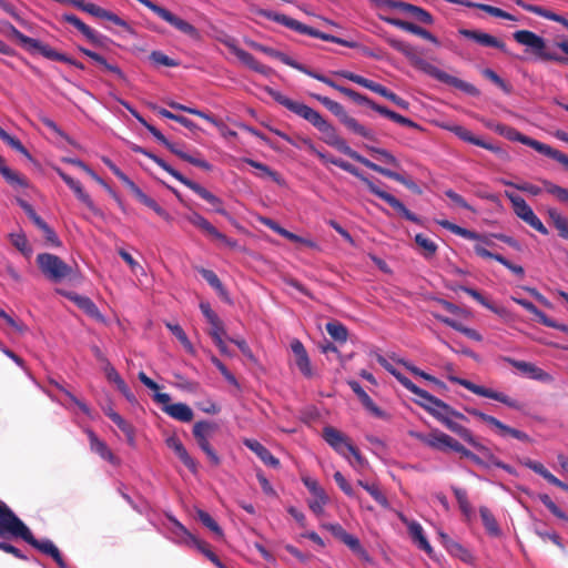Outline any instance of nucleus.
I'll return each instance as SVG.
<instances>
[{"mask_svg": "<svg viewBox=\"0 0 568 568\" xmlns=\"http://www.w3.org/2000/svg\"><path fill=\"white\" fill-rule=\"evenodd\" d=\"M437 318L446 324L447 326L463 333L465 336H467L468 338L470 339H474L476 342H480L483 341V336L474 328H470V327H466L464 326L462 323L459 322H456L449 317H444V316H437Z\"/></svg>", "mask_w": 568, "mask_h": 568, "instance_id": "52", "label": "nucleus"}, {"mask_svg": "<svg viewBox=\"0 0 568 568\" xmlns=\"http://www.w3.org/2000/svg\"><path fill=\"white\" fill-rule=\"evenodd\" d=\"M221 43H223L225 47H227L233 54L248 69L261 73V74H267L268 68L258 62L253 54L250 52L243 50L236 44V40L234 38H231L229 36H225L224 38L220 39Z\"/></svg>", "mask_w": 568, "mask_h": 568, "instance_id": "21", "label": "nucleus"}, {"mask_svg": "<svg viewBox=\"0 0 568 568\" xmlns=\"http://www.w3.org/2000/svg\"><path fill=\"white\" fill-rule=\"evenodd\" d=\"M29 527L12 511V509L0 501V537L23 538Z\"/></svg>", "mask_w": 568, "mask_h": 568, "instance_id": "14", "label": "nucleus"}, {"mask_svg": "<svg viewBox=\"0 0 568 568\" xmlns=\"http://www.w3.org/2000/svg\"><path fill=\"white\" fill-rule=\"evenodd\" d=\"M458 33L462 37L470 39L483 47L496 48V49H499L500 51L507 53V48H506L505 42L489 33H486V32H483L479 30H469V29H459Z\"/></svg>", "mask_w": 568, "mask_h": 568, "instance_id": "31", "label": "nucleus"}, {"mask_svg": "<svg viewBox=\"0 0 568 568\" xmlns=\"http://www.w3.org/2000/svg\"><path fill=\"white\" fill-rule=\"evenodd\" d=\"M55 172L63 180V182L74 192L75 196L82 202L94 215H101V211L95 206L90 195L83 190L81 183L61 169L57 168Z\"/></svg>", "mask_w": 568, "mask_h": 568, "instance_id": "29", "label": "nucleus"}, {"mask_svg": "<svg viewBox=\"0 0 568 568\" xmlns=\"http://www.w3.org/2000/svg\"><path fill=\"white\" fill-rule=\"evenodd\" d=\"M474 251L478 256H480L483 258H491V260L499 262L506 268H508L509 271H511L513 273H515L516 275H518L520 277H523L525 274L523 266L513 264L510 261L505 258L503 255L493 253L479 244H476L474 246Z\"/></svg>", "mask_w": 568, "mask_h": 568, "instance_id": "41", "label": "nucleus"}, {"mask_svg": "<svg viewBox=\"0 0 568 568\" xmlns=\"http://www.w3.org/2000/svg\"><path fill=\"white\" fill-rule=\"evenodd\" d=\"M22 540L42 554L50 556L60 568H67V562L63 559L60 550L50 539L39 540L33 536L32 531L28 529Z\"/></svg>", "mask_w": 568, "mask_h": 568, "instance_id": "24", "label": "nucleus"}, {"mask_svg": "<svg viewBox=\"0 0 568 568\" xmlns=\"http://www.w3.org/2000/svg\"><path fill=\"white\" fill-rule=\"evenodd\" d=\"M515 2L518 7H520L525 11L535 13V14L542 17L547 20L558 22L568 29V20L565 17H562L554 11L547 10L540 6L529 4L524 0H516Z\"/></svg>", "mask_w": 568, "mask_h": 568, "instance_id": "38", "label": "nucleus"}, {"mask_svg": "<svg viewBox=\"0 0 568 568\" xmlns=\"http://www.w3.org/2000/svg\"><path fill=\"white\" fill-rule=\"evenodd\" d=\"M262 14L264 16V18H266L268 20L275 21V22H277L282 26H285L286 28L292 29L302 34H307L313 38H318L321 40H324L327 42H333V43H336V44H339V45H343L346 48H351V49H355V48L359 47V44L355 41H349V40H345V39L328 34V33H324L322 31H318L312 27H308L291 17L282 14V13H275V12H271V11H262Z\"/></svg>", "mask_w": 568, "mask_h": 568, "instance_id": "7", "label": "nucleus"}, {"mask_svg": "<svg viewBox=\"0 0 568 568\" xmlns=\"http://www.w3.org/2000/svg\"><path fill=\"white\" fill-rule=\"evenodd\" d=\"M153 398L156 403L162 404V410L165 414L179 422L190 423L194 417L193 410L187 404H170L171 396L168 393H156Z\"/></svg>", "mask_w": 568, "mask_h": 568, "instance_id": "18", "label": "nucleus"}, {"mask_svg": "<svg viewBox=\"0 0 568 568\" xmlns=\"http://www.w3.org/2000/svg\"><path fill=\"white\" fill-rule=\"evenodd\" d=\"M41 55L49 60L64 62V63L74 65L75 68H78L80 70H84L83 63L70 58L69 55H67L64 53L58 52L49 44H45Z\"/></svg>", "mask_w": 568, "mask_h": 568, "instance_id": "50", "label": "nucleus"}, {"mask_svg": "<svg viewBox=\"0 0 568 568\" xmlns=\"http://www.w3.org/2000/svg\"><path fill=\"white\" fill-rule=\"evenodd\" d=\"M514 40L531 50L535 57L541 61H555L560 64H567L568 59L551 52L547 49L546 40L529 30H518L513 33Z\"/></svg>", "mask_w": 568, "mask_h": 568, "instance_id": "8", "label": "nucleus"}, {"mask_svg": "<svg viewBox=\"0 0 568 568\" xmlns=\"http://www.w3.org/2000/svg\"><path fill=\"white\" fill-rule=\"evenodd\" d=\"M311 97L321 102L325 108H327L334 115H336L339 121L353 133L361 135L369 141L376 142V135L375 133L362 125L355 118L347 114L344 106L327 98L323 97L321 94L311 93Z\"/></svg>", "mask_w": 568, "mask_h": 568, "instance_id": "9", "label": "nucleus"}, {"mask_svg": "<svg viewBox=\"0 0 568 568\" xmlns=\"http://www.w3.org/2000/svg\"><path fill=\"white\" fill-rule=\"evenodd\" d=\"M449 379L453 383H456V384L465 387L466 389H468L469 392H471L478 396H483L486 398H490V399L500 402V403L505 404L506 406L517 409V410L524 409L523 404H520L516 399L510 398L508 395H506L504 393L494 390L491 388H487L485 386L477 385L468 379L460 378V377L452 376V377H449Z\"/></svg>", "mask_w": 568, "mask_h": 568, "instance_id": "15", "label": "nucleus"}, {"mask_svg": "<svg viewBox=\"0 0 568 568\" xmlns=\"http://www.w3.org/2000/svg\"><path fill=\"white\" fill-rule=\"evenodd\" d=\"M196 518L210 529L217 538H223L224 534L220 525L213 519V517L205 510L197 509Z\"/></svg>", "mask_w": 568, "mask_h": 568, "instance_id": "62", "label": "nucleus"}, {"mask_svg": "<svg viewBox=\"0 0 568 568\" xmlns=\"http://www.w3.org/2000/svg\"><path fill=\"white\" fill-rule=\"evenodd\" d=\"M185 220L190 222L192 225L206 233L214 240L221 241L229 245L230 247H235L237 242L235 240L229 239L226 235L221 233L215 226H213L204 216L200 213L192 211L191 213L185 215Z\"/></svg>", "mask_w": 568, "mask_h": 568, "instance_id": "22", "label": "nucleus"}, {"mask_svg": "<svg viewBox=\"0 0 568 568\" xmlns=\"http://www.w3.org/2000/svg\"><path fill=\"white\" fill-rule=\"evenodd\" d=\"M490 128L494 129V131L497 132L498 134H500L501 136L506 138L507 140L520 142L527 146L532 148L537 152L556 160L557 162H559V160L561 158L562 152H560L559 150L554 149L550 145L545 144L540 141L531 139V138L520 133L518 130H516L513 126L498 123Z\"/></svg>", "mask_w": 568, "mask_h": 568, "instance_id": "10", "label": "nucleus"}, {"mask_svg": "<svg viewBox=\"0 0 568 568\" xmlns=\"http://www.w3.org/2000/svg\"><path fill=\"white\" fill-rule=\"evenodd\" d=\"M403 12L415 18L417 21H419L422 23H425V24L434 23L433 16L422 7H418V6L407 2L405 11H403Z\"/></svg>", "mask_w": 568, "mask_h": 568, "instance_id": "59", "label": "nucleus"}, {"mask_svg": "<svg viewBox=\"0 0 568 568\" xmlns=\"http://www.w3.org/2000/svg\"><path fill=\"white\" fill-rule=\"evenodd\" d=\"M329 163L358 178L362 182L366 184V186L373 194L378 196L381 200L385 201L389 206H392L398 214H400L407 221L417 224L422 223L420 219L416 214L410 212L398 199H396L390 193L381 190L374 182H372L368 178L361 173L359 170L349 162H346L342 159H331Z\"/></svg>", "mask_w": 568, "mask_h": 568, "instance_id": "5", "label": "nucleus"}, {"mask_svg": "<svg viewBox=\"0 0 568 568\" xmlns=\"http://www.w3.org/2000/svg\"><path fill=\"white\" fill-rule=\"evenodd\" d=\"M291 349L295 356V364L300 372L307 378L313 376L311 361L306 352L305 346L300 339H293L291 343Z\"/></svg>", "mask_w": 568, "mask_h": 568, "instance_id": "34", "label": "nucleus"}, {"mask_svg": "<svg viewBox=\"0 0 568 568\" xmlns=\"http://www.w3.org/2000/svg\"><path fill=\"white\" fill-rule=\"evenodd\" d=\"M60 294L65 296L68 300L73 302L81 311H83L88 316L95 320L97 322L103 323L105 321L104 316L101 314L94 302L84 295H80L75 292H67V291H58Z\"/></svg>", "mask_w": 568, "mask_h": 568, "instance_id": "28", "label": "nucleus"}, {"mask_svg": "<svg viewBox=\"0 0 568 568\" xmlns=\"http://www.w3.org/2000/svg\"><path fill=\"white\" fill-rule=\"evenodd\" d=\"M416 437L427 447L442 453L455 452L460 454L464 448V445L458 440L439 429H433L427 435L418 434Z\"/></svg>", "mask_w": 568, "mask_h": 568, "instance_id": "17", "label": "nucleus"}, {"mask_svg": "<svg viewBox=\"0 0 568 568\" xmlns=\"http://www.w3.org/2000/svg\"><path fill=\"white\" fill-rule=\"evenodd\" d=\"M168 105L174 110L183 111V112L200 116V118L206 120L207 122L212 123L215 126L222 125V123L219 120H216L213 115L205 113L199 109L190 108V106H186L184 104H181V103H178L174 101L168 102Z\"/></svg>", "mask_w": 568, "mask_h": 568, "instance_id": "54", "label": "nucleus"}, {"mask_svg": "<svg viewBox=\"0 0 568 568\" xmlns=\"http://www.w3.org/2000/svg\"><path fill=\"white\" fill-rule=\"evenodd\" d=\"M243 444L252 450L256 456L267 466L273 468H277L280 466V460L258 440L245 438Z\"/></svg>", "mask_w": 568, "mask_h": 568, "instance_id": "37", "label": "nucleus"}, {"mask_svg": "<svg viewBox=\"0 0 568 568\" xmlns=\"http://www.w3.org/2000/svg\"><path fill=\"white\" fill-rule=\"evenodd\" d=\"M333 74L342 77L344 79H347L356 84H359V85L386 98L387 100L392 101L397 106H399L404 110H407L409 106V103L406 100L398 97L396 93L392 92L386 87H384L377 82H374L369 79H366L362 75L355 74V73L346 71V70L334 71Z\"/></svg>", "mask_w": 568, "mask_h": 568, "instance_id": "13", "label": "nucleus"}, {"mask_svg": "<svg viewBox=\"0 0 568 568\" xmlns=\"http://www.w3.org/2000/svg\"><path fill=\"white\" fill-rule=\"evenodd\" d=\"M130 149L132 152L134 153H141V154H144L145 156L150 158L151 160H153L160 168H162L164 171H166L170 175H172L174 179L176 178V175L180 173L179 171H176L175 169H173L170 164H168L163 159L156 156L155 154H153L152 152H149L148 150H145L144 148L138 145V144H134V143H131L130 144Z\"/></svg>", "mask_w": 568, "mask_h": 568, "instance_id": "51", "label": "nucleus"}, {"mask_svg": "<svg viewBox=\"0 0 568 568\" xmlns=\"http://www.w3.org/2000/svg\"><path fill=\"white\" fill-rule=\"evenodd\" d=\"M455 3L456 4H462V6H465V7H468V8L480 9L484 12H486V13L493 16V17H496V18L511 20V21H516L517 20V18L514 17L513 14L504 11L500 8H497V7H494V6H490V4L476 3V2L468 1V0H458Z\"/></svg>", "mask_w": 568, "mask_h": 568, "instance_id": "46", "label": "nucleus"}, {"mask_svg": "<svg viewBox=\"0 0 568 568\" xmlns=\"http://www.w3.org/2000/svg\"><path fill=\"white\" fill-rule=\"evenodd\" d=\"M37 265L41 273L54 283L61 282L72 274V267L61 257L51 253L38 254Z\"/></svg>", "mask_w": 568, "mask_h": 568, "instance_id": "11", "label": "nucleus"}, {"mask_svg": "<svg viewBox=\"0 0 568 568\" xmlns=\"http://www.w3.org/2000/svg\"><path fill=\"white\" fill-rule=\"evenodd\" d=\"M0 174L10 185L14 187L26 189L29 186L28 180L18 172L11 170L8 165H6L2 156H0Z\"/></svg>", "mask_w": 568, "mask_h": 568, "instance_id": "49", "label": "nucleus"}, {"mask_svg": "<svg viewBox=\"0 0 568 568\" xmlns=\"http://www.w3.org/2000/svg\"><path fill=\"white\" fill-rule=\"evenodd\" d=\"M366 168L403 184L404 186H406L408 190H410L413 193H415L417 195H420L423 193V190L412 179L406 178L397 172H394L392 170L383 168L372 161L366 163Z\"/></svg>", "mask_w": 568, "mask_h": 568, "instance_id": "33", "label": "nucleus"}, {"mask_svg": "<svg viewBox=\"0 0 568 568\" xmlns=\"http://www.w3.org/2000/svg\"><path fill=\"white\" fill-rule=\"evenodd\" d=\"M396 379L410 393L417 396L415 403L424 408L429 415L443 424L447 429L455 433L471 447H479L478 440L473 433L463 425L453 420L454 418L467 420L466 416L454 409L450 405L433 396L428 392L415 385L403 374H396Z\"/></svg>", "mask_w": 568, "mask_h": 568, "instance_id": "1", "label": "nucleus"}, {"mask_svg": "<svg viewBox=\"0 0 568 568\" xmlns=\"http://www.w3.org/2000/svg\"><path fill=\"white\" fill-rule=\"evenodd\" d=\"M357 485L363 487L383 508H389V501L377 484H369L359 479L357 480Z\"/></svg>", "mask_w": 568, "mask_h": 568, "instance_id": "53", "label": "nucleus"}, {"mask_svg": "<svg viewBox=\"0 0 568 568\" xmlns=\"http://www.w3.org/2000/svg\"><path fill=\"white\" fill-rule=\"evenodd\" d=\"M3 29L12 37L14 38L20 45L26 49L30 53H39L41 54L45 44L41 42L38 39L30 38L22 32H20L13 24L10 22H2Z\"/></svg>", "mask_w": 568, "mask_h": 568, "instance_id": "30", "label": "nucleus"}, {"mask_svg": "<svg viewBox=\"0 0 568 568\" xmlns=\"http://www.w3.org/2000/svg\"><path fill=\"white\" fill-rule=\"evenodd\" d=\"M89 440H90V448L93 453L98 454L101 458L108 460L111 464H116L118 458L110 450L108 445L99 439V437L92 432H88Z\"/></svg>", "mask_w": 568, "mask_h": 568, "instance_id": "44", "label": "nucleus"}, {"mask_svg": "<svg viewBox=\"0 0 568 568\" xmlns=\"http://www.w3.org/2000/svg\"><path fill=\"white\" fill-rule=\"evenodd\" d=\"M348 386L357 395L363 406L377 417H384L385 413L374 403L369 395L363 389L356 381H349Z\"/></svg>", "mask_w": 568, "mask_h": 568, "instance_id": "42", "label": "nucleus"}, {"mask_svg": "<svg viewBox=\"0 0 568 568\" xmlns=\"http://www.w3.org/2000/svg\"><path fill=\"white\" fill-rule=\"evenodd\" d=\"M479 515L483 520V524L487 530V532L491 536H499L500 535V528L498 526V523L495 518V516L491 514V511L485 507L481 506L479 508Z\"/></svg>", "mask_w": 568, "mask_h": 568, "instance_id": "56", "label": "nucleus"}, {"mask_svg": "<svg viewBox=\"0 0 568 568\" xmlns=\"http://www.w3.org/2000/svg\"><path fill=\"white\" fill-rule=\"evenodd\" d=\"M166 149H169L173 154H175L176 156H179L181 160L185 161V162H189L190 164L194 165V166H197V168H201L205 171H211L212 170V165L205 161L204 159H200V158H196V156H193L184 151H182L180 148H178L176 144L174 143H171L169 141V144H165L164 145Z\"/></svg>", "mask_w": 568, "mask_h": 568, "instance_id": "48", "label": "nucleus"}, {"mask_svg": "<svg viewBox=\"0 0 568 568\" xmlns=\"http://www.w3.org/2000/svg\"><path fill=\"white\" fill-rule=\"evenodd\" d=\"M548 215L558 231V235L561 239L568 240V220L562 214H560L556 209H549Z\"/></svg>", "mask_w": 568, "mask_h": 568, "instance_id": "57", "label": "nucleus"}, {"mask_svg": "<svg viewBox=\"0 0 568 568\" xmlns=\"http://www.w3.org/2000/svg\"><path fill=\"white\" fill-rule=\"evenodd\" d=\"M221 43H223L225 47H227L233 54L248 69L261 73V74H267L268 68L258 62L253 54L250 52L243 50L236 44V40L234 38H231L229 36H225L224 38L220 39Z\"/></svg>", "mask_w": 568, "mask_h": 568, "instance_id": "19", "label": "nucleus"}, {"mask_svg": "<svg viewBox=\"0 0 568 568\" xmlns=\"http://www.w3.org/2000/svg\"><path fill=\"white\" fill-rule=\"evenodd\" d=\"M503 361L510 364L513 367L518 369L520 373L525 374L530 379L546 384H550L554 382V377L549 373L538 367L534 363L518 361L508 356L503 357Z\"/></svg>", "mask_w": 568, "mask_h": 568, "instance_id": "25", "label": "nucleus"}, {"mask_svg": "<svg viewBox=\"0 0 568 568\" xmlns=\"http://www.w3.org/2000/svg\"><path fill=\"white\" fill-rule=\"evenodd\" d=\"M326 332L336 342L345 343L348 337V332L345 325L334 321L326 324Z\"/></svg>", "mask_w": 568, "mask_h": 568, "instance_id": "61", "label": "nucleus"}, {"mask_svg": "<svg viewBox=\"0 0 568 568\" xmlns=\"http://www.w3.org/2000/svg\"><path fill=\"white\" fill-rule=\"evenodd\" d=\"M106 378L110 382H113L118 389L121 392V394L128 399L130 403H135L136 398L134 394L131 392L126 383L122 379V377L119 375L116 369L112 366V364H108V367L103 368Z\"/></svg>", "mask_w": 568, "mask_h": 568, "instance_id": "45", "label": "nucleus"}, {"mask_svg": "<svg viewBox=\"0 0 568 568\" xmlns=\"http://www.w3.org/2000/svg\"><path fill=\"white\" fill-rule=\"evenodd\" d=\"M505 195L510 201L514 212L519 219L542 235H548V229L534 213L532 209L527 204L524 197L508 191H505Z\"/></svg>", "mask_w": 568, "mask_h": 568, "instance_id": "16", "label": "nucleus"}, {"mask_svg": "<svg viewBox=\"0 0 568 568\" xmlns=\"http://www.w3.org/2000/svg\"><path fill=\"white\" fill-rule=\"evenodd\" d=\"M383 38L393 49H395L396 51L404 54L415 65H417L419 69L425 71L427 74H429L434 79H436L445 84H448L450 87H454L469 95L477 97L479 94V90L474 84L466 82V81H464L459 78H456L454 75H450V74L442 71L437 67L419 59L416 55V50L412 44H409L405 41H402L399 39H396L388 34H383Z\"/></svg>", "mask_w": 568, "mask_h": 568, "instance_id": "4", "label": "nucleus"}, {"mask_svg": "<svg viewBox=\"0 0 568 568\" xmlns=\"http://www.w3.org/2000/svg\"><path fill=\"white\" fill-rule=\"evenodd\" d=\"M436 222L442 227L450 231L455 235L462 236V237H464L466 240L481 241L483 243H485L488 246L494 245V243L491 242V240L489 237L483 236L479 233H476L474 231H470L468 229H465V227H462V226H459L457 224H454V223L449 222L448 220H438Z\"/></svg>", "mask_w": 568, "mask_h": 568, "instance_id": "35", "label": "nucleus"}, {"mask_svg": "<svg viewBox=\"0 0 568 568\" xmlns=\"http://www.w3.org/2000/svg\"><path fill=\"white\" fill-rule=\"evenodd\" d=\"M109 418L124 433L128 443L134 445L135 433L133 426L118 413H110Z\"/></svg>", "mask_w": 568, "mask_h": 568, "instance_id": "58", "label": "nucleus"}, {"mask_svg": "<svg viewBox=\"0 0 568 568\" xmlns=\"http://www.w3.org/2000/svg\"><path fill=\"white\" fill-rule=\"evenodd\" d=\"M324 440L341 456L348 459L347 453L354 446L351 439L341 430L333 426L323 428L322 434Z\"/></svg>", "mask_w": 568, "mask_h": 568, "instance_id": "23", "label": "nucleus"}, {"mask_svg": "<svg viewBox=\"0 0 568 568\" xmlns=\"http://www.w3.org/2000/svg\"><path fill=\"white\" fill-rule=\"evenodd\" d=\"M168 329L178 338V341L183 345L186 352L194 353V347L190 342L187 335L184 329L179 324H172L170 322L165 323Z\"/></svg>", "mask_w": 568, "mask_h": 568, "instance_id": "64", "label": "nucleus"}, {"mask_svg": "<svg viewBox=\"0 0 568 568\" xmlns=\"http://www.w3.org/2000/svg\"><path fill=\"white\" fill-rule=\"evenodd\" d=\"M166 446L172 449L179 459L183 463V465L192 473L196 474L199 470L197 462L191 457L184 447L183 443L175 435L170 436L165 440Z\"/></svg>", "mask_w": 568, "mask_h": 568, "instance_id": "32", "label": "nucleus"}, {"mask_svg": "<svg viewBox=\"0 0 568 568\" xmlns=\"http://www.w3.org/2000/svg\"><path fill=\"white\" fill-rule=\"evenodd\" d=\"M408 532L415 544H417L418 548L427 552L429 556L433 554V548L424 535L423 527L417 521H410L407 524Z\"/></svg>", "mask_w": 568, "mask_h": 568, "instance_id": "47", "label": "nucleus"}, {"mask_svg": "<svg viewBox=\"0 0 568 568\" xmlns=\"http://www.w3.org/2000/svg\"><path fill=\"white\" fill-rule=\"evenodd\" d=\"M453 131L463 141L469 142V143L480 146V148H484V149L489 150L496 154L506 155L505 151H503L500 148L495 146L490 143H487L484 140H481L480 138L475 136L469 130H467L464 126L457 125L453 129Z\"/></svg>", "mask_w": 568, "mask_h": 568, "instance_id": "40", "label": "nucleus"}, {"mask_svg": "<svg viewBox=\"0 0 568 568\" xmlns=\"http://www.w3.org/2000/svg\"><path fill=\"white\" fill-rule=\"evenodd\" d=\"M221 43H223L225 47H227L233 54L248 69L261 73V74H267L268 68L258 62L253 54L250 52L243 50L236 44V40L234 38H231L229 36H225L224 38L220 39Z\"/></svg>", "mask_w": 568, "mask_h": 568, "instance_id": "20", "label": "nucleus"}, {"mask_svg": "<svg viewBox=\"0 0 568 568\" xmlns=\"http://www.w3.org/2000/svg\"><path fill=\"white\" fill-rule=\"evenodd\" d=\"M266 91L277 103L285 106L287 110L306 120L314 128H316L322 133V140L326 144L335 148L343 154L349 156L351 159L365 166L366 163L369 162L368 159L354 151L346 143V141L338 135L336 129L329 122H327L318 111L302 102L294 101L272 88H267Z\"/></svg>", "mask_w": 568, "mask_h": 568, "instance_id": "2", "label": "nucleus"}, {"mask_svg": "<svg viewBox=\"0 0 568 568\" xmlns=\"http://www.w3.org/2000/svg\"><path fill=\"white\" fill-rule=\"evenodd\" d=\"M11 244L21 252L24 256H30L32 248L29 245V241L23 232L9 234Z\"/></svg>", "mask_w": 568, "mask_h": 568, "instance_id": "63", "label": "nucleus"}, {"mask_svg": "<svg viewBox=\"0 0 568 568\" xmlns=\"http://www.w3.org/2000/svg\"><path fill=\"white\" fill-rule=\"evenodd\" d=\"M414 240L415 243L423 250V256L425 258H432L436 255L438 246L434 241L426 237L422 233L416 234Z\"/></svg>", "mask_w": 568, "mask_h": 568, "instance_id": "60", "label": "nucleus"}, {"mask_svg": "<svg viewBox=\"0 0 568 568\" xmlns=\"http://www.w3.org/2000/svg\"><path fill=\"white\" fill-rule=\"evenodd\" d=\"M329 163L358 178L362 182L366 184V186L373 194L378 196L381 200L385 201L389 206H392L398 214H400L407 221L417 224L422 223L420 219L416 214L410 212L398 199H396L390 193L381 190L374 182H372L368 178L361 173L359 170L349 162H346L342 159H331Z\"/></svg>", "mask_w": 568, "mask_h": 568, "instance_id": "6", "label": "nucleus"}, {"mask_svg": "<svg viewBox=\"0 0 568 568\" xmlns=\"http://www.w3.org/2000/svg\"><path fill=\"white\" fill-rule=\"evenodd\" d=\"M63 162L78 166L83 170L90 179H93L100 185H102L110 195L118 202L119 206L124 211V205L118 194L109 186L103 179H101L91 168H89L83 161L77 158H63Z\"/></svg>", "mask_w": 568, "mask_h": 568, "instance_id": "36", "label": "nucleus"}, {"mask_svg": "<svg viewBox=\"0 0 568 568\" xmlns=\"http://www.w3.org/2000/svg\"><path fill=\"white\" fill-rule=\"evenodd\" d=\"M216 429L217 425L215 423L207 420L196 422L192 428V435L197 446L206 455L210 463L215 467L220 466L221 458L211 446L210 438L213 436Z\"/></svg>", "mask_w": 568, "mask_h": 568, "instance_id": "12", "label": "nucleus"}, {"mask_svg": "<svg viewBox=\"0 0 568 568\" xmlns=\"http://www.w3.org/2000/svg\"><path fill=\"white\" fill-rule=\"evenodd\" d=\"M383 38L393 49H395L396 51L404 54L415 65H417L419 69L425 71L427 74H429L434 79H436L445 84H448L450 87H454L469 95L477 97L479 94V90L474 84L466 82V81H464L459 78H456L454 75H450V74L442 71L437 67L419 59L416 55V50L412 44H409L405 41H402L399 39H396L388 34H383Z\"/></svg>", "mask_w": 568, "mask_h": 568, "instance_id": "3", "label": "nucleus"}, {"mask_svg": "<svg viewBox=\"0 0 568 568\" xmlns=\"http://www.w3.org/2000/svg\"><path fill=\"white\" fill-rule=\"evenodd\" d=\"M61 21L73 26L79 32H81L87 40L98 47H102L106 40V37L98 33L95 30L85 24L80 18L72 13H64L61 16Z\"/></svg>", "mask_w": 568, "mask_h": 568, "instance_id": "27", "label": "nucleus"}, {"mask_svg": "<svg viewBox=\"0 0 568 568\" xmlns=\"http://www.w3.org/2000/svg\"><path fill=\"white\" fill-rule=\"evenodd\" d=\"M183 185L195 192L199 196L210 203L216 213L222 215H226V211L223 207V202L220 197L214 195L212 192L207 191L205 187L200 185L199 183L185 178L183 174L179 173L175 178Z\"/></svg>", "mask_w": 568, "mask_h": 568, "instance_id": "26", "label": "nucleus"}, {"mask_svg": "<svg viewBox=\"0 0 568 568\" xmlns=\"http://www.w3.org/2000/svg\"><path fill=\"white\" fill-rule=\"evenodd\" d=\"M243 161L245 163H247L248 165L253 166L254 169L258 170L260 171L258 176L270 178L277 184H282L283 180H282L281 175L276 171H273L266 164L257 162V161H255L253 159H248V158L243 159Z\"/></svg>", "mask_w": 568, "mask_h": 568, "instance_id": "55", "label": "nucleus"}, {"mask_svg": "<svg viewBox=\"0 0 568 568\" xmlns=\"http://www.w3.org/2000/svg\"><path fill=\"white\" fill-rule=\"evenodd\" d=\"M248 45L251 48H253L254 50H257L260 52H263L274 59H277L280 60L282 63L293 68V69H296V70H300L301 69V63H298L297 61H295L294 59H292L291 57H288L287 54H285L284 52H281V51H277L273 48H270V47H266V45H263L261 43H257L255 41H250L248 42Z\"/></svg>", "mask_w": 568, "mask_h": 568, "instance_id": "43", "label": "nucleus"}, {"mask_svg": "<svg viewBox=\"0 0 568 568\" xmlns=\"http://www.w3.org/2000/svg\"><path fill=\"white\" fill-rule=\"evenodd\" d=\"M520 463L540 475L544 479H546L549 484L561 488L562 490L568 491V485L559 480L556 476H554L541 463L531 460L530 458H524Z\"/></svg>", "mask_w": 568, "mask_h": 568, "instance_id": "39", "label": "nucleus"}]
</instances>
